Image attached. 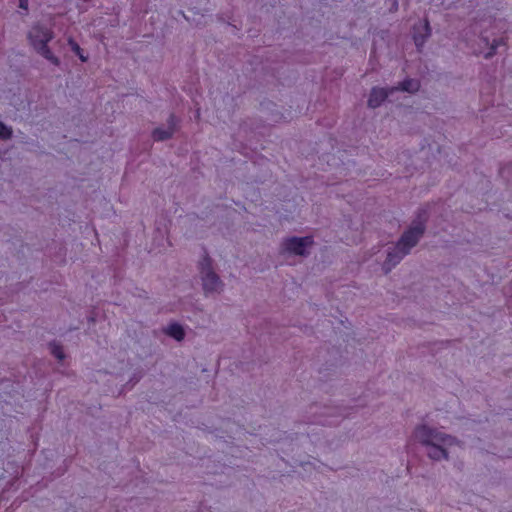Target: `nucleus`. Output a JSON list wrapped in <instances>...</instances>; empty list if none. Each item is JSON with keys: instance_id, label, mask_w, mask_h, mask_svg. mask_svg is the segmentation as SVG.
Masks as SVG:
<instances>
[{"instance_id": "f257e3e1", "label": "nucleus", "mask_w": 512, "mask_h": 512, "mask_svg": "<svg viewBox=\"0 0 512 512\" xmlns=\"http://www.w3.org/2000/svg\"><path fill=\"white\" fill-rule=\"evenodd\" d=\"M413 439L425 446L428 457L436 461L448 459L449 448L460 447V442L455 437L426 424L414 429Z\"/></svg>"}, {"instance_id": "f03ea898", "label": "nucleus", "mask_w": 512, "mask_h": 512, "mask_svg": "<svg viewBox=\"0 0 512 512\" xmlns=\"http://www.w3.org/2000/svg\"><path fill=\"white\" fill-rule=\"evenodd\" d=\"M52 38V30L40 24L33 25L28 33V39L33 48L45 59L49 60L54 65H58V58L54 56L48 47V43Z\"/></svg>"}, {"instance_id": "7ed1b4c3", "label": "nucleus", "mask_w": 512, "mask_h": 512, "mask_svg": "<svg viewBox=\"0 0 512 512\" xmlns=\"http://www.w3.org/2000/svg\"><path fill=\"white\" fill-rule=\"evenodd\" d=\"M200 274L202 277L203 290L206 295L214 292H219L222 287L217 274L212 269V260L205 254L199 263Z\"/></svg>"}, {"instance_id": "20e7f679", "label": "nucleus", "mask_w": 512, "mask_h": 512, "mask_svg": "<svg viewBox=\"0 0 512 512\" xmlns=\"http://www.w3.org/2000/svg\"><path fill=\"white\" fill-rule=\"evenodd\" d=\"M424 231V224L419 222L403 233L397 242V249L402 250V255H407L410 252V250L417 244Z\"/></svg>"}, {"instance_id": "39448f33", "label": "nucleus", "mask_w": 512, "mask_h": 512, "mask_svg": "<svg viewBox=\"0 0 512 512\" xmlns=\"http://www.w3.org/2000/svg\"><path fill=\"white\" fill-rule=\"evenodd\" d=\"M313 244L311 236L290 237L284 240L283 249L289 253L303 256L306 254V248Z\"/></svg>"}, {"instance_id": "423d86ee", "label": "nucleus", "mask_w": 512, "mask_h": 512, "mask_svg": "<svg viewBox=\"0 0 512 512\" xmlns=\"http://www.w3.org/2000/svg\"><path fill=\"white\" fill-rule=\"evenodd\" d=\"M430 34L431 28L428 20H424L423 22H419L418 24L414 25L413 40L419 51L423 47L426 39L430 36Z\"/></svg>"}, {"instance_id": "0eeeda50", "label": "nucleus", "mask_w": 512, "mask_h": 512, "mask_svg": "<svg viewBox=\"0 0 512 512\" xmlns=\"http://www.w3.org/2000/svg\"><path fill=\"white\" fill-rule=\"evenodd\" d=\"M394 90L395 88H391L389 91L384 88H373L368 98V106L371 108L379 107Z\"/></svg>"}, {"instance_id": "6e6552de", "label": "nucleus", "mask_w": 512, "mask_h": 512, "mask_svg": "<svg viewBox=\"0 0 512 512\" xmlns=\"http://www.w3.org/2000/svg\"><path fill=\"white\" fill-rule=\"evenodd\" d=\"M479 40L481 42H483L486 46H488V51L482 52V51L474 50V53L475 54H483L485 58L492 57L495 54L497 47L503 44L502 39H499V40L493 39L492 42H490L488 36H486L484 34H481L479 36Z\"/></svg>"}, {"instance_id": "1a4fd4ad", "label": "nucleus", "mask_w": 512, "mask_h": 512, "mask_svg": "<svg viewBox=\"0 0 512 512\" xmlns=\"http://www.w3.org/2000/svg\"><path fill=\"white\" fill-rule=\"evenodd\" d=\"M164 332L177 341H181L185 336V328L179 322H172L165 328Z\"/></svg>"}, {"instance_id": "9d476101", "label": "nucleus", "mask_w": 512, "mask_h": 512, "mask_svg": "<svg viewBox=\"0 0 512 512\" xmlns=\"http://www.w3.org/2000/svg\"><path fill=\"white\" fill-rule=\"evenodd\" d=\"M404 256L402 250H398L396 245L392 251L388 252L384 266L390 269V266H395Z\"/></svg>"}, {"instance_id": "9b49d317", "label": "nucleus", "mask_w": 512, "mask_h": 512, "mask_svg": "<svg viewBox=\"0 0 512 512\" xmlns=\"http://www.w3.org/2000/svg\"><path fill=\"white\" fill-rule=\"evenodd\" d=\"M420 88V83L418 80L415 79H405L403 82L400 83L399 88H395V90L400 89L401 91L405 92H416Z\"/></svg>"}, {"instance_id": "f8f14e48", "label": "nucleus", "mask_w": 512, "mask_h": 512, "mask_svg": "<svg viewBox=\"0 0 512 512\" xmlns=\"http://www.w3.org/2000/svg\"><path fill=\"white\" fill-rule=\"evenodd\" d=\"M173 134V129H162V128H156L154 129L152 133V137L155 141H163L168 138H170Z\"/></svg>"}, {"instance_id": "ddd939ff", "label": "nucleus", "mask_w": 512, "mask_h": 512, "mask_svg": "<svg viewBox=\"0 0 512 512\" xmlns=\"http://www.w3.org/2000/svg\"><path fill=\"white\" fill-rule=\"evenodd\" d=\"M51 354L58 360L63 361L66 357L63 347L56 342H52L49 344Z\"/></svg>"}, {"instance_id": "4468645a", "label": "nucleus", "mask_w": 512, "mask_h": 512, "mask_svg": "<svg viewBox=\"0 0 512 512\" xmlns=\"http://www.w3.org/2000/svg\"><path fill=\"white\" fill-rule=\"evenodd\" d=\"M69 45L71 46L72 51L79 57L82 62L87 61V57L83 54V50L77 42H75L73 39H69Z\"/></svg>"}, {"instance_id": "2eb2a0df", "label": "nucleus", "mask_w": 512, "mask_h": 512, "mask_svg": "<svg viewBox=\"0 0 512 512\" xmlns=\"http://www.w3.org/2000/svg\"><path fill=\"white\" fill-rule=\"evenodd\" d=\"M12 136V130L0 121V138L9 139Z\"/></svg>"}, {"instance_id": "dca6fc26", "label": "nucleus", "mask_w": 512, "mask_h": 512, "mask_svg": "<svg viewBox=\"0 0 512 512\" xmlns=\"http://www.w3.org/2000/svg\"><path fill=\"white\" fill-rule=\"evenodd\" d=\"M19 7L26 10L28 8V0H19Z\"/></svg>"}, {"instance_id": "f3484780", "label": "nucleus", "mask_w": 512, "mask_h": 512, "mask_svg": "<svg viewBox=\"0 0 512 512\" xmlns=\"http://www.w3.org/2000/svg\"><path fill=\"white\" fill-rule=\"evenodd\" d=\"M393 7H394L395 10L397 9V7H398L397 0H393Z\"/></svg>"}]
</instances>
